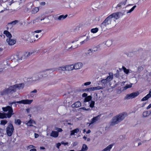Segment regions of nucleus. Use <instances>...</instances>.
Wrapping results in <instances>:
<instances>
[{
	"mask_svg": "<svg viewBox=\"0 0 151 151\" xmlns=\"http://www.w3.org/2000/svg\"><path fill=\"white\" fill-rule=\"evenodd\" d=\"M121 15L120 12H117L109 15L101 23V30L105 31L115 26L116 24V20L119 18Z\"/></svg>",
	"mask_w": 151,
	"mask_h": 151,
	"instance_id": "f257e3e1",
	"label": "nucleus"
},
{
	"mask_svg": "<svg viewBox=\"0 0 151 151\" xmlns=\"http://www.w3.org/2000/svg\"><path fill=\"white\" fill-rule=\"evenodd\" d=\"M24 86V84L23 83H21L11 86L8 88H6L1 90L0 96H3L9 94H12L15 92L17 89H22Z\"/></svg>",
	"mask_w": 151,
	"mask_h": 151,
	"instance_id": "f03ea898",
	"label": "nucleus"
},
{
	"mask_svg": "<svg viewBox=\"0 0 151 151\" xmlns=\"http://www.w3.org/2000/svg\"><path fill=\"white\" fill-rule=\"evenodd\" d=\"M27 52L20 53L18 55H14L13 57V58L12 60V61L14 63V65L13 67L17 65L19 63L24 60L27 58Z\"/></svg>",
	"mask_w": 151,
	"mask_h": 151,
	"instance_id": "7ed1b4c3",
	"label": "nucleus"
},
{
	"mask_svg": "<svg viewBox=\"0 0 151 151\" xmlns=\"http://www.w3.org/2000/svg\"><path fill=\"white\" fill-rule=\"evenodd\" d=\"M2 109L4 111L6 112L8 111V112L7 114H3L0 112V118L3 119L6 118V117L10 118L12 115L14 114L13 113L12 108L10 106H8L6 107H3Z\"/></svg>",
	"mask_w": 151,
	"mask_h": 151,
	"instance_id": "20e7f679",
	"label": "nucleus"
},
{
	"mask_svg": "<svg viewBox=\"0 0 151 151\" xmlns=\"http://www.w3.org/2000/svg\"><path fill=\"white\" fill-rule=\"evenodd\" d=\"M33 101V100H28V99H25L23 100L19 101H14L12 102H9V104L10 105V106L12 107V105H14V106H16L17 104H17H31Z\"/></svg>",
	"mask_w": 151,
	"mask_h": 151,
	"instance_id": "39448f33",
	"label": "nucleus"
},
{
	"mask_svg": "<svg viewBox=\"0 0 151 151\" xmlns=\"http://www.w3.org/2000/svg\"><path fill=\"white\" fill-rule=\"evenodd\" d=\"M14 129L13 125L9 124L6 128V133L7 135L9 137L11 136L13 132Z\"/></svg>",
	"mask_w": 151,
	"mask_h": 151,
	"instance_id": "423d86ee",
	"label": "nucleus"
},
{
	"mask_svg": "<svg viewBox=\"0 0 151 151\" xmlns=\"http://www.w3.org/2000/svg\"><path fill=\"white\" fill-rule=\"evenodd\" d=\"M42 75L40 74H35L34 75L32 78H28L27 79V81L28 82H35L39 80L41 78H42Z\"/></svg>",
	"mask_w": 151,
	"mask_h": 151,
	"instance_id": "0eeeda50",
	"label": "nucleus"
},
{
	"mask_svg": "<svg viewBox=\"0 0 151 151\" xmlns=\"http://www.w3.org/2000/svg\"><path fill=\"white\" fill-rule=\"evenodd\" d=\"M28 35V36L27 37V39L30 38L32 39L34 38L35 40H37L38 39H40L41 37V35H38L33 32H29Z\"/></svg>",
	"mask_w": 151,
	"mask_h": 151,
	"instance_id": "6e6552de",
	"label": "nucleus"
},
{
	"mask_svg": "<svg viewBox=\"0 0 151 151\" xmlns=\"http://www.w3.org/2000/svg\"><path fill=\"white\" fill-rule=\"evenodd\" d=\"M139 94V93L138 91L133 92L130 94L127 95L125 97V99H132L137 96Z\"/></svg>",
	"mask_w": 151,
	"mask_h": 151,
	"instance_id": "1a4fd4ad",
	"label": "nucleus"
},
{
	"mask_svg": "<svg viewBox=\"0 0 151 151\" xmlns=\"http://www.w3.org/2000/svg\"><path fill=\"white\" fill-rule=\"evenodd\" d=\"M132 4H129L126 7V10L125 12L126 13L128 14L132 12L134 9L136 7V5L134 6L133 7H132Z\"/></svg>",
	"mask_w": 151,
	"mask_h": 151,
	"instance_id": "9d476101",
	"label": "nucleus"
},
{
	"mask_svg": "<svg viewBox=\"0 0 151 151\" xmlns=\"http://www.w3.org/2000/svg\"><path fill=\"white\" fill-rule=\"evenodd\" d=\"M8 9L9 8L6 3H2L0 6V13L3 12L4 11Z\"/></svg>",
	"mask_w": 151,
	"mask_h": 151,
	"instance_id": "9b49d317",
	"label": "nucleus"
},
{
	"mask_svg": "<svg viewBox=\"0 0 151 151\" xmlns=\"http://www.w3.org/2000/svg\"><path fill=\"white\" fill-rule=\"evenodd\" d=\"M126 116L127 114L126 113H122L117 115L116 116L119 122L122 121Z\"/></svg>",
	"mask_w": 151,
	"mask_h": 151,
	"instance_id": "f8f14e48",
	"label": "nucleus"
},
{
	"mask_svg": "<svg viewBox=\"0 0 151 151\" xmlns=\"http://www.w3.org/2000/svg\"><path fill=\"white\" fill-rule=\"evenodd\" d=\"M68 16L67 14L65 15H62L60 16H57L55 18V19L58 21L63 20L66 18Z\"/></svg>",
	"mask_w": 151,
	"mask_h": 151,
	"instance_id": "ddd939ff",
	"label": "nucleus"
},
{
	"mask_svg": "<svg viewBox=\"0 0 151 151\" xmlns=\"http://www.w3.org/2000/svg\"><path fill=\"white\" fill-rule=\"evenodd\" d=\"M119 123V122L116 116L113 117L112 119V121L111 122L110 125L113 126L118 124Z\"/></svg>",
	"mask_w": 151,
	"mask_h": 151,
	"instance_id": "4468645a",
	"label": "nucleus"
},
{
	"mask_svg": "<svg viewBox=\"0 0 151 151\" xmlns=\"http://www.w3.org/2000/svg\"><path fill=\"white\" fill-rule=\"evenodd\" d=\"M80 39L82 41L81 42H80L81 44H83L85 42L89 40L88 36L86 35L81 37Z\"/></svg>",
	"mask_w": 151,
	"mask_h": 151,
	"instance_id": "2eb2a0df",
	"label": "nucleus"
},
{
	"mask_svg": "<svg viewBox=\"0 0 151 151\" xmlns=\"http://www.w3.org/2000/svg\"><path fill=\"white\" fill-rule=\"evenodd\" d=\"M100 115H99L98 116H96L95 117H93V118L91 121V123L89 124V125H88L89 126H90V125L93 124L94 123L96 122L97 121H98L100 119Z\"/></svg>",
	"mask_w": 151,
	"mask_h": 151,
	"instance_id": "dca6fc26",
	"label": "nucleus"
},
{
	"mask_svg": "<svg viewBox=\"0 0 151 151\" xmlns=\"http://www.w3.org/2000/svg\"><path fill=\"white\" fill-rule=\"evenodd\" d=\"M72 45V43H71V42L68 43L66 46L65 50L67 51H69L73 49Z\"/></svg>",
	"mask_w": 151,
	"mask_h": 151,
	"instance_id": "f3484780",
	"label": "nucleus"
},
{
	"mask_svg": "<svg viewBox=\"0 0 151 151\" xmlns=\"http://www.w3.org/2000/svg\"><path fill=\"white\" fill-rule=\"evenodd\" d=\"M82 64L81 63H78L73 65L74 69H80L82 66Z\"/></svg>",
	"mask_w": 151,
	"mask_h": 151,
	"instance_id": "a211bd4d",
	"label": "nucleus"
},
{
	"mask_svg": "<svg viewBox=\"0 0 151 151\" xmlns=\"http://www.w3.org/2000/svg\"><path fill=\"white\" fill-rule=\"evenodd\" d=\"M6 41L7 42L8 44L10 45H14L16 42V41L14 40L11 39L10 38L7 39H6Z\"/></svg>",
	"mask_w": 151,
	"mask_h": 151,
	"instance_id": "6ab92c4d",
	"label": "nucleus"
},
{
	"mask_svg": "<svg viewBox=\"0 0 151 151\" xmlns=\"http://www.w3.org/2000/svg\"><path fill=\"white\" fill-rule=\"evenodd\" d=\"M45 18V17L43 18L42 19H40L39 18H36L33 21V24H38L40 22V21H42L44 20Z\"/></svg>",
	"mask_w": 151,
	"mask_h": 151,
	"instance_id": "aec40b11",
	"label": "nucleus"
},
{
	"mask_svg": "<svg viewBox=\"0 0 151 151\" xmlns=\"http://www.w3.org/2000/svg\"><path fill=\"white\" fill-rule=\"evenodd\" d=\"M58 136V132L57 131L54 130L52 131V132L50 134V136L55 138L57 137Z\"/></svg>",
	"mask_w": 151,
	"mask_h": 151,
	"instance_id": "412c9836",
	"label": "nucleus"
},
{
	"mask_svg": "<svg viewBox=\"0 0 151 151\" xmlns=\"http://www.w3.org/2000/svg\"><path fill=\"white\" fill-rule=\"evenodd\" d=\"M22 0H8L9 4L10 5L12 3L16 2L17 4H19L21 2Z\"/></svg>",
	"mask_w": 151,
	"mask_h": 151,
	"instance_id": "4be33fe9",
	"label": "nucleus"
},
{
	"mask_svg": "<svg viewBox=\"0 0 151 151\" xmlns=\"http://www.w3.org/2000/svg\"><path fill=\"white\" fill-rule=\"evenodd\" d=\"M95 52V50L89 49L87 50L85 54L86 56L91 55Z\"/></svg>",
	"mask_w": 151,
	"mask_h": 151,
	"instance_id": "5701e85b",
	"label": "nucleus"
},
{
	"mask_svg": "<svg viewBox=\"0 0 151 151\" xmlns=\"http://www.w3.org/2000/svg\"><path fill=\"white\" fill-rule=\"evenodd\" d=\"M112 44V40H108L106 42H104L103 45H105L106 46L109 47L111 46Z\"/></svg>",
	"mask_w": 151,
	"mask_h": 151,
	"instance_id": "b1692460",
	"label": "nucleus"
},
{
	"mask_svg": "<svg viewBox=\"0 0 151 151\" xmlns=\"http://www.w3.org/2000/svg\"><path fill=\"white\" fill-rule=\"evenodd\" d=\"M72 43V48L73 49L77 47L78 45L79 42L78 41H73L71 42Z\"/></svg>",
	"mask_w": 151,
	"mask_h": 151,
	"instance_id": "393cba45",
	"label": "nucleus"
},
{
	"mask_svg": "<svg viewBox=\"0 0 151 151\" xmlns=\"http://www.w3.org/2000/svg\"><path fill=\"white\" fill-rule=\"evenodd\" d=\"M38 50H34L31 51L28 53L27 52V58L29 57L30 56L32 55H34L38 53Z\"/></svg>",
	"mask_w": 151,
	"mask_h": 151,
	"instance_id": "a878e982",
	"label": "nucleus"
},
{
	"mask_svg": "<svg viewBox=\"0 0 151 151\" xmlns=\"http://www.w3.org/2000/svg\"><path fill=\"white\" fill-rule=\"evenodd\" d=\"M113 146V144H110L101 151H110Z\"/></svg>",
	"mask_w": 151,
	"mask_h": 151,
	"instance_id": "bb28decb",
	"label": "nucleus"
},
{
	"mask_svg": "<svg viewBox=\"0 0 151 151\" xmlns=\"http://www.w3.org/2000/svg\"><path fill=\"white\" fill-rule=\"evenodd\" d=\"M81 105V103L79 101H77L72 104V107L73 108H78Z\"/></svg>",
	"mask_w": 151,
	"mask_h": 151,
	"instance_id": "cd10ccee",
	"label": "nucleus"
},
{
	"mask_svg": "<svg viewBox=\"0 0 151 151\" xmlns=\"http://www.w3.org/2000/svg\"><path fill=\"white\" fill-rule=\"evenodd\" d=\"M151 114V111H147L143 113L142 115L144 117H145L150 115Z\"/></svg>",
	"mask_w": 151,
	"mask_h": 151,
	"instance_id": "c85d7f7f",
	"label": "nucleus"
},
{
	"mask_svg": "<svg viewBox=\"0 0 151 151\" xmlns=\"http://www.w3.org/2000/svg\"><path fill=\"white\" fill-rule=\"evenodd\" d=\"M39 10V8L36 7L32 9L31 11V13L32 14H36Z\"/></svg>",
	"mask_w": 151,
	"mask_h": 151,
	"instance_id": "c756f323",
	"label": "nucleus"
},
{
	"mask_svg": "<svg viewBox=\"0 0 151 151\" xmlns=\"http://www.w3.org/2000/svg\"><path fill=\"white\" fill-rule=\"evenodd\" d=\"M127 1V0H126L124 2H121L120 3L118 4L116 8H117V7H119V8H121L123 6H124L125 5Z\"/></svg>",
	"mask_w": 151,
	"mask_h": 151,
	"instance_id": "7c9ffc66",
	"label": "nucleus"
},
{
	"mask_svg": "<svg viewBox=\"0 0 151 151\" xmlns=\"http://www.w3.org/2000/svg\"><path fill=\"white\" fill-rule=\"evenodd\" d=\"M109 76H108L106 78L108 82L111 81L113 79V74L112 73H109Z\"/></svg>",
	"mask_w": 151,
	"mask_h": 151,
	"instance_id": "2f4dec72",
	"label": "nucleus"
},
{
	"mask_svg": "<svg viewBox=\"0 0 151 151\" xmlns=\"http://www.w3.org/2000/svg\"><path fill=\"white\" fill-rule=\"evenodd\" d=\"M34 123H35V122L33 120L30 119L26 123V124L28 126H32V124Z\"/></svg>",
	"mask_w": 151,
	"mask_h": 151,
	"instance_id": "473e14b6",
	"label": "nucleus"
},
{
	"mask_svg": "<svg viewBox=\"0 0 151 151\" xmlns=\"http://www.w3.org/2000/svg\"><path fill=\"white\" fill-rule=\"evenodd\" d=\"M4 33L9 38H11L12 37L11 33L7 31H4Z\"/></svg>",
	"mask_w": 151,
	"mask_h": 151,
	"instance_id": "72a5a7b5",
	"label": "nucleus"
},
{
	"mask_svg": "<svg viewBox=\"0 0 151 151\" xmlns=\"http://www.w3.org/2000/svg\"><path fill=\"white\" fill-rule=\"evenodd\" d=\"M67 70L68 71H70L74 69L73 65L66 66Z\"/></svg>",
	"mask_w": 151,
	"mask_h": 151,
	"instance_id": "f704fd0d",
	"label": "nucleus"
},
{
	"mask_svg": "<svg viewBox=\"0 0 151 151\" xmlns=\"http://www.w3.org/2000/svg\"><path fill=\"white\" fill-rule=\"evenodd\" d=\"M92 99V97L91 96H88L86 97L84 99V102H87L89 101Z\"/></svg>",
	"mask_w": 151,
	"mask_h": 151,
	"instance_id": "c9c22d12",
	"label": "nucleus"
},
{
	"mask_svg": "<svg viewBox=\"0 0 151 151\" xmlns=\"http://www.w3.org/2000/svg\"><path fill=\"white\" fill-rule=\"evenodd\" d=\"M79 131V130L78 128H76L72 131H71V135H73L75 133H78Z\"/></svg>",
	"mask_w": 151,
	"mask_h": 151,
	"instance_id": "e433bc0d",
	"label": "nucleus"
},
{
	"mask_svg": "<svg viewBox=\"0 0 151 151\" xmlns=\"http://www.w3.org/2000/svg\"><path fill=\"white\" fill-rule=\"evenodd\" d=\"M13 27V26L10 22L8 23L7 25V30H9V29H11Z\"/></svg>",
	"mask_w": 151,
	"mask_h": 151,
	"instance_id": "4c0bfd02",
	"label": "nucleus"
},
{
	"mask_svg": "<svg viewBox=\"0 0 151 151\" xmlns=\"http://www.w3.org/2000/svg\"><path fill=\"white\" fill-rule=\"evenodd\" d=\"M88 149V148L87 145L85 144L83 145L82 147L81 150L82 151H85L87 150Z\"/></svg>",
	"mask_w": 151,
	"mask_h": 151,
	"instance_id": "58836bf2",
	"label": "nucleus"
},
{
	"mask_svg": "<svg viewBox=\"0 0 151 151\" xmlns=\"http://www.w3.org/2000/svg\"><path fill=\"white\" fill-rule=\"evenodd\" d=\"M132 84V83H131L129 84H127L126 86L124 88V90H126L128 88L131 87Z\"/></svg>",
	"mask_w": 151,
	"mask_h": 151,
	"instance_id": "ea45409f",
	"label": "nucleus"
},
{
	"mask_svg": "<svg viewBox=\"0 0 151 151\" xmlns=\"http://www.w3.org/2000/svg\"><path fill=\"white\" fill-rule=\"evenodd\" d=\"M98 31V28H93L91 30V32L93 33H96Z\"/></svg>",
	"mask_w": 151,
	"mask_h": 151,
	"instance_id": "a19ab883",
	"label": "nucleus"
},
{
	"mask_svg": "<svg viewBox=\"0 0 151 151\" xmlns=\"http://www.w3.org/2000/svg\"><path fill=\"white\" fill-rule=\"evenodd\" d=\"M8 67V65L7 64H6L5 65V67L3 68H0V72H2L4 70H6Z\"/></svg>",
	"mask_w": 151,
	"mask_h": 151,
	"instance_id": "79ce46f5",
	"label": "nucleus"
},
{
	"mask_svg": "<svg viewBox=\"0 0 151 151\" xmlns=\"http://www.w3.org/2000/svg\"><path fill=\"white\" fill-rule=\"evenodd\" d=\"M19 22V21L18 20H15L14 21L11 22H10L11 24H12V25L14 26L15 24H16L17 23Z\"/></svg>",
	"mask_w": 151,
	"mask_h": 151,
	"instance_id": "37998d69",
	"label": "nucleus"
},
{
	"mask_svg": "<svg viewBox=\"0 0 151 151\" xmlns=\"http://www.w3.org/2000/svg\"><path fill=\"white\" fill-rule=\"evenodd\" d=\"M143 69V67L142 66L139 67L137 69V72L139 73L142 71Z\"/></svg>",
	"mask_w": 151,
	"mask_h": 151,
	"instance_id": "c03bdc74",
	"label": "nucleus"
},
{
	"mask_svg": "<svg viewBox=\"0 0 151 151\" xmlns=\"http://www.w3.org/2000/svg\"><path fill=\"white\" fill-rule=\"evenodd\" d=\"M148 10H144L142 13V15L144 16H146L147 14L148 13Z\"/></svg>",
	"mask_w": 151,
	"mask_h": 151,
	"instance_id": "a18cd8bd",
	"label": "nucleus"
},
{
	"mask_svg": "<svg viewBox=\"0 0 151 151\" xmlns=\"http://www.w3.org/2000/svg\"><path fill=\"white\" fill-rule=\"evenodd\" d=\"M7 122V121L6 120H2L1 121L0 124L1 125H4Z\"/></svg>",
	"mask_w": 151,
	"mask_h": 151,
	"instance_id": "49530a36",
	"label": "nucleus"
},
{
	"mask_svg": "<svg viewBox=\"0 0 151 151\" xmlns=\"http://www.w3.org/2000/svg\"><path fill=\"white\" fill-rule=\"evenodd\" d=\"M122 68L124 70V72L126 74H127L129 73V70L126 69L123 66Z\"/></svg>",
	"mask_w": 151,
	"mask_h": 151,
	"instance_id": "de8ad7c7",
	"label": "nucleus"
},
{
	"mask_svg": "<svg viewBox=\"0 0 151 151\" xmlns=\"http://www.w3.org/2000/svg\"><path fill=\"white\" fill-rule=\"evenodd\" d=\"M95 104V102L93 101H91L90 104L89 106L91 108H93L94 107Z\"/></svg>",
	"mask_w": 151,
	"mask_h": 151,
	"instance_id": "09e8293b",
	"label": "nucleus"
},
{
	"mask_svg": "<svg viewBox=\"0 0 151 151\" xmlns=\"http://www.w3.org/2000/svg\"><path fill=\"white\" fill-rule=\"evenodd\" d=\"M14 122L16 124H17L18 125H20L21 123V121L19 119L15 120Z\"/></svg>",
	"mask_w": 151,
	"mask_h": 151,
	"instance_id": "8fccbe9b",
	"label": "nucleus"
},
{
	"mask_svg": "<svg viewBox=\"0 0 151 151\" xmlns=\"http://www.w3.org/2000/svg\"><path fill=\"white\" fill-rule=\"evenodd\" d=\"M150 98L148 96H147V95L146 96H145V97L143 98L141 100V101H146L148 99H149Z\"/></svg>",
	"mask_w": 151,
	"mask_h": 151,
	"instance_id": "3c124183",
	"label": "nucleus"
},
{
	"mask_svg": "<svg viewBox=\"0 0 151 151\" xmlns=\"http://www.w3.org/2000/svg\"><path fill=\"white\" fill-rule=\"evenodd\" d=\"M93 34L91 32L89 33V36H88L89 40L90 39H91L95 37L93 36Z\"/></svg>",
	"mask_w": 151,
	"mask_h": 151,
	"instance_id": "603ef678",
	"label": "nucleus"
},
{
	"mask_svg": "<svg viewBox=\"0 0 151 151\" xmlns=\"http://www.w3.org/2000/svg\"><path fill=\"white\" fill-rule=\"evenodd\" d=\"M101 88H102L99 86L95 87H93V91L94 90H99Z\"/></svg>",
	"mask_w": 151,
	"mask_h": 151,
	"instance_id": "864d4df0",
	"label": "nucleus"
},
{
	"mask_svg": "<svg viewBox=\"0 0 151 151\" xmlns=\"http://www.w3.org/2000/svg\"><path fill=\"white\" fill-rule=\"evenodd\" d=\"M59 68L61 69V70L63 71H67L66 66L65 67H60Z\"/></svg>",
	"mask_w": 151,
	"mask_h": 151,
	"instance_id": "5fc2aeb1",
	"label": "nucleus"
},
{
	"mask_svg": "<svg viewBox=\"0 0 151 151\" xmlns=\"http://www.w3.org/2000/svg\"><path fill=\"white\" fill-rule=\"evenodd\" d=\"M101 82L104 84H106L107 82H108L106 79L102 80L101 81Z\"/></svg>",
	"mask_w": 151,
	"mask_h": 151,
	"instance_id": "6e6d98bb",
	"label": "nucleus"
},
{
	"mask_svg": "<svg viewBox=\"0 0 151 151\" xmlns=\"http://www.w3.org/2000/svg\"><path fill=\"white\" fill-rule=\"evenodd\" d=\"M81 27L80 25L78 26H77L76 28L75 29H74V31L75 32H76L78 30L80 29V28Z\"/></svg>",
	"mask_w": 151,
	"mask_h": 151,
	"instance_id": "4d7b16f0",
	"label": "nucleus"
},
{
	"mask_svg": "<svg viewBox=\"0 0 151 151\" xmlns=\"http://www.w3.org/2000/svg\"><path fill=\"white\" fill-rule=\"evenodd\" d=\"M119 75V72L118 70H117L116 71V73L114 74V76L116 77H118Z\"/></svg>",
	"mask_w": 151,
	"mask_h": 151,
	"instance_id": "13d9d810",
	"label": "nucleus"
},
{
	"mask_svg": "<svg viewBox=\"0 0 151 151\" xmlns=\"http://www.w3.org/2000/svg\"><path fill=\"white\" fill-rule=\"evenodd\" d=\"M80 109H82L83 110H85V111H90V108H88V109H86L85 107H83L82 108H80Z\"/></svg>",
	"mask_w": 151,
	"mask_h": 151,
	"instance_id": "bf43d9fd",
	"label": "nucleus"
},
{
	"mask_svg": "<svg viewBox=\"0 0 151 151\" xmlns=\"http://www.w3.org/2000/svg\"><path fill=\"white\" fill-rule=\"evenodd\" d=\"M99 5H97L96 6H94L93 5L92 6V7H93V9L95 10H96L97 9V8H98V7H99Z\"/></svg>",
	"mask_w": 151,
	"mask_h": 151,
	"instance_id": "052dcab7",
	"label": "nucleus"
},
{
	"mask_svg": "<svg viewBox=\"0 0 151 151\" xmlns=\"http://www.w3.org/2000/svg\"><path fill=\"white\" fill-rule=\"evenodd\" d=\"M91 84V82H86L84 83V85L85 86H87L90 85Z\"/></svg>",
	"mask_w": 151,
	"mask_h": 151,
	"instance_id": "680f3d73",
	"label": "nucleus"
},
{
	"mask_svg": "<svg viewBox=\"0 0 151 151\" xmlns=\"http://www.w3.org/2000/svg\"><path fill=\"white\" fill-rule=\"evenodd\" d=\"M61 143H58L56 144V147L58 148H59V147L61 145Z\"/></svg>",
	"mask_w": 151,
	"mask_h": 151,
	"instance_id": "e2e57ef3",
	"label": "nucleus"
},
{
	"mask_svg": "<svg viewBox=\"0 0 151 151\" xmlns=\"http://www.w3.org/2000/svg\"><path fill=\"white\" fill-rule=\"evenodd\" d=\"M41 32V30H37L35 31L34 32H35V33L37 34V33H40Z\"/></svg>",
	"mask_w": 151,
	"mask_h": 151,
	"instance_id": "0e129e2a",
	"label": "nucleus"
},
{
	"mask_svg": "<svg viewBox=\"0 0 151 151\" xmlns=\"http://www.w3.org/2000/svg\"><path fill=\"white\" fill-rule=\"evenodd\" d=\"M34 3L35 4H38L39 3H40V2H39V1L38 0H35L34 1Z\"/></svg>",
	"mask_w": 151,
	"mask_h": 151,
	"instance_id": "69168bd1",
	"label": "nucleus"
},
{
	"mask_svg": "<svg viewBox=\"0 0 151 151\" xmlns=\"http://www.w3.org/2000/svg\"><path fill=\"white\" fill-rule=\"evenodd\" d=\"M40 4L41 5L44 6L45 4V2H42L40 3Z\"/></svg>",
	"mask_w": 151,
	"mask_h": 151,
	"instance_id": "338daca9",
	"label": "nucleus"
},
{
	"mask_svg": "<svg viewBox=\"0 0 151 151\" xmlns=\"http://www.w3.org/2000/svg\"><path fill=\"white\" fill-rule=\"evenodd\" d=\"M87 96V94L86 93H84L82 94V96L83 97H86Z\"/></svg>",
	"mask_w": 151,
	"mask_h": 151,
	"instance_id": "774afa93",
	"label": "nucleus"
}]
</instances>
